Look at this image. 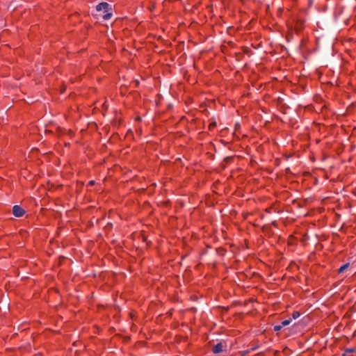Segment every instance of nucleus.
<instances>
[{
  "label": "nucleus",
  "instance_id": "obj_2",
  "mask_svg": "<svg viewBox=\"0 0 356 356\" xmlns=\"http://www.w3.org/2000/svg\"><path fill=\"white\" fill-rule=\"evenodd\" d=\"M13 213L15 217H21L24 214V210L18 205L13 207Z\"/></svg>",
  "mask_w": 356,
  "mask_h": 356
},
{
  "label": "nucleus",
  "instance_id": "obj_4",
  "mask_svg": "<svg viewBox=\"0 0 356 356\" xmlns=\"http://www.w3.org/2000/svg\"><path fill=\"white\" fill-rule=\"evenodd\" d=\"M349 266H350V264H349V263H346V264H343V266H341L339 268V270H338L339 273H343L346 270H347V269H348V268L349 267Z\"/></svg>",
  "mask_w": 356,
  "mask_h": 356
},
{
  "label": "nucleus",
  "instance_id": "obj_1",
  "mask_svg": "<svg viewBox=\"0 0 356 356\" xmlns=\"http://www.w3.org/2000/svg\"><path fill=\"white\" fill-rule=\"evenodd\" d=\"M110 5L106 2H102L96 6V10L97 12L104 10V12L106 13L105 15H103V18L105 20H108L112 17V13L108 12V9Z\"/></svg>",
  "mask_w": 356,
  "mask_h": 356
},
{
  "label": "nucleus",
  "instance_id": "obj_3",
  "mask_svg": "<svg viewBox=\"0 0 356 356\" xmlns=\"http://www.w3.org/2000/svg\"><path fill=\"white\" fill-rule=\"evenodd\" d=\"M224 346H224L223 343H222V342L218 343L216 345H215L213 347V352L215 354H218L220 353H222L223 351Z\"/></svg>",
  "mask_w": 356,
  "mask_h": 356
},
{
  "label": "nucleus",
  "instance_id": "obj_9",
  "mask_svg": "<svg viewBox=\"0 0 356 356\" xmlns=\"http://www.w3.org/2000/svg\"><path fill=\"white\" fill-rule=\"evenodd\" d=\"M90 130H91L93 127L94 128L96 127V124L93 123V122H90Z\"/></svg>",
  "mask_w": 356,
  "mask_h": 356
},
{
  "label": "nucleus",
  "instance_id": "obj_6",
  "mask_svg": "<svg viewBox=\"0 0 356 356\" xmlns=\"http://www.w3.org/2000/svg\"><path fill=\"white\" fill-rule=\"evenodd\" d=\"M355 348H347L346 350H345V353L343 354V356H346L348 354H350L352 353H354L355 352Z\"/></svg>",
  "mask_w": 356,
  "mask_h": 356
},
{
  "label": "nucleus",
  "instance_id": "obj_5",
  "mask_svg": "<svg viewBox=\"0 0 356 356\" xmlns=\"http://www.w3.org/2000/svg\"><path fill=\"white\" fill-rule=\"evenodd\" d=\"M291 322V319L289 318V319H287V320H284L281 323V325H282V327H284V326H286V325H289Z\"/></svg>",
  "mask_w": 356,
  "mask_h": 356
},
{
  "label": "nucleus",
  "instance_id": "obj_8",
  "mask_svg": "<svg viewBox=\"0 0 356 356\" xmlns=\"http://www.w3.org/2000/svg\"><path fill=\"white\" fill-rule=\"evenodd\" d=\"M282 328V325H277L274 326V330L275 331H280Z\"/></svg>",
  "mask_w": 356,
  "mask_h": 356
},
{
  "label": "nucleus",
  "instance_id": "obj_7",
  "mask_svg": "<svg viewBox=\"0 0 356 356\" xmlns=\"http://www.w3.org/2000/svg\"><path fill=\"white\" fill-rule=\"evenodd\" d=\"M300 316V313L298 311L293 312L292 314V318L296 319Z\"/></svg>",
  "mask_w": 356,
  "mask_h": 356
},
{
  "label": "nucleus",
  "instance_id": "obj_10",
  "mask_svg": "<svg viewBox=\"0 0 356 356\" xmlns=\"http://www.w3.org/2000/svg\"><path fill=\"white\" fill-rule=\"evenodd\" d=\"M90 186L93 185L94 184V181H90Z\"/></svg>",
  "mask_w": 356,
  "mask_h": 356
}]
</instances>
